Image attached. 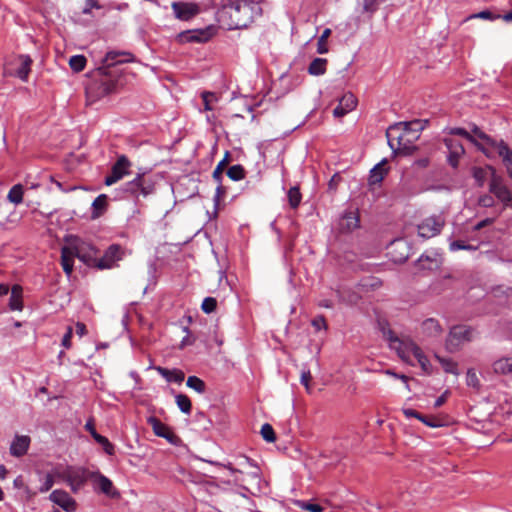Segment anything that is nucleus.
<instances>
[{"label":"nucleus","instance_id":"nucleus-1","mask_svg":"<svg viewBox=\"0 0 512 512\" xmlns=\"http://www.w3.org/2000/svg\"><path fill=\"white\" fill-rule=\"evenodd\" d=\"M225 13L230 19V29L247 27L256 17L260 16L262 9L254 0H232L226 7Z\"/></svg>","mask_w":512,"mask_h":512},{"label":"nucleus","instance_id":"nucleus-2","mask_svg":"<svg viewBox=\"0 0 512 512\" xmlns=\"http://www.w3.org/2000/svg\"><path fill=\"white\" fill-rule=\"evenodd\" d=\"M77 257L88 266H96L97 250L87 242H78L72 246H65L61 251V264L64 272L70 276L73 271V259Z\"/></svg>","mask_w":512,"mask_h":512},{"label":"nucleus","instance_id":"nucleus-3","mask_svg":"<svg viewBox=\"0 0 512 512\" xmlns=\"http://www.w3.org/2000/svg\"><path fill=\"white\" fill-rule=\"evenodd\" d=\"M382 333L389 348L394 350L403 362L413 365L411 356H415L419 351V345L409 336L398 337L390 328H383Z\"/></svg>","mask_w":512,"mask_h":512},{"label":"nucleus","instance_id":"nucleus-4","mask_svg":"<svg viewBox=\"0 0 512 512\" xmlns=\"http://www.w3.org/2000/svg\"><path fill=\"white\" fill-rule=\"evenodd\" d=\"M421 129H423V126L419 121L405 123L403 131L393 138V133L397 132L398 129L390 128L387 131L388 144L394 151L409 153L412 150L410 143L419 137L418 131Z\"/></svg>","mask_w":512,"mask_h":512},{"label":"nucleus","instance_id":"nucleus-5","mask_svg":"<svg viewBox=\"0 0 512 512\" xmlns=\"http://www.w3.org/2000/svg\"><path fill=\"white\" fill-rule=\"evenodd\" d=\"M155 185L156 180L153 176L147 172H141L137 173L134 179L125 183L122 190L134 198L147 197L155 192Z\"/></svg>","mask_w":512,"mask_h":512},{"label":"nucleus","instance_id":"nucleus-6","mask_svg":"<svg viewBox=\"0 0 512 512\" xmlns=\"http://www.w3.org/2000/svg\"><path fill=\"white\" fill-rule=\"evenodd\" d=\"M474 331L465 325L454 326L445 342L446 349L449 352H456L465 343L473 339Z\"/></svg>","mask_w":512,"mask_h":512},{"label":"nucleus","instance_id":"nucleus-7","mask_svg":"<svg viewBox=\"0 0 512 512\" xmlns=\"http://www.w3.org/2000/svg\"><path fill=\"white\" fill-rule=\"evenodd\" d=\"M491 179L489 183V191L505 206L512 207V193L510 189L503 183V179L496 174L493 167H489Z\"/></svg>","mask_w":512,"mask_h":512},{"label":"nucleus","instance_id":"nucleus-8","mask_svg":"<svg viewBox=\"0 0 512 512\" xmlns=\"http://www.w3.org/2000/svg\"><path fill=\"white\" fill-rule=\"evenodd\" d=\"M445 225V218L439 215H432L425 218L418 226V235L423 239H430L438 235Z\"/></svg>","mask_w":512,"mask_h":512},{"label":"nucleus","instance_id":"nucleus-9","mask_svg":"<svg viewBox=\"0 0 512 512\" xmlns=\"http://www.w3.org/2000/svg\"><path fill=\"white\" fill-rule=\"evenodd\" d=\"M132 164L125 155H120L117 161L112 165L111 172L105 177L104 183L111 186L121 180L124 176L130 174Z\"/></svg>","mask_w":512,"mask_h":512},{"label":"nucleus","instance_id":"nucleus-10","mask_svg":"<svg viewBox=\"0 0 512 512\" xmlns=\"http://www.w3.org/2000/svg\"><path fill=\"white\" fill-rule=\"evenodd\" d=\"M477 144H474L479 150H481L487 157H494V150L496 149L499 142L492 139L489 135L484 133L479 127L473 125L470 132Z\"/></svg>","mask_w":512,"mask_h":512},{"label":"nucleus","instance_id":"nucleus-11","mask_svg":"<svg viewBox=\"0 0 512 512\" xmlns=\"http://www.w3.org/2000/svg\"><path fill=\"white\" fill-rule=\"evenodd\" d=\"M124 254L125 250L120 245L112 244L98 260L97 267L99 269H110L123 258Z\"/></svg>","mask_w":512,"mask_h":512},{"label":"nucleus","instance_id":"nucleus-12","mask_svg":"<svg viewBox=\"0 0 512 512\" xmlns=\"http://www.w3.org/2000/svg\"><path fill=\"white\" fill-rule=\"evenodd\" d=\"M148 424L152 427L153 432L156 436L165 438L171 444H177L179 441L178 436L168 427L162 423L156 417H149L147 420Z\"/></svg>","mask_w":512,"mask_h":512},{"label":"nucleus","instance_id":"nucleus-13","mask_svg":"<svg viewBox=\"0 0 512 512\" xmlns=\"http://www.w3.org/2000/svg\"><path fill=\"white\" fill-rule=\"evenodd\" d=\"M172 9L177 19L187 21L196 16L200 9L195 3L173 2Z\"/></svg>","mask_w":512,"mask_h":512},{"label":"nucleus","instance_id":"nucleus-14","mask_svg":"<svg viewBox=\"0 0 512 512\" xmlns=\"http://www.w3.org/2000/svg\"><path fill=\"white\" fill-rule=\"evenodd\" d=\"M50 500L60 506L66 512H73L77 508L76 501L65 491L54 490L50 496Z\"/></svg>","mask_w":512,"mask_h":512},{"label":"nucleus","instance_id":"nucleus-15","mask_svg":"<svg viewBox=\"0 0 512 512\" xmlns=\"http://www.w3.org/2000/svg\"><path fill=\"white\" fill-rule=\"evenodd\" d=\"M45 480H75V475L73 470L65 465L49 466L46 469Z\"/></svg>","mask_w":512,"mask_h":512},{"label":"nucleus","instance_id":"nucleus-16","mask_svg":"<svg viewBox=\"0 0 512 512\" xmlns=\"http://www.w3.org/2000/svg\"><path fill=\"white\" fill-rule=\"evenodd\" d=\"M33 61L29 55H18L15 57L13 61V65L16 66L15 76H17L22 81H27L29 73L31 71V65Z\"/></svg>","mask_w":512,"mask_h":512},{"label":"nucleus","instance_id":"nucleus-17","mask_svg":"<svg viewBox=\"0 0 512 512\" xmlns=\"http://www.w3.org/2000/svg\"><path fill=\"white\" fill-rule=\"evenodd\" d=\"M356 105V97L350 92L345 93L339 100V104L334 108L333 115L335 117H343L347 113L354 110L356 108Z\"/></svg>","mask_w":512,"mask_h":512},{"label":"nucleus","instance_id":"nucleus-18","mask_svg":"<svg viewBox=\"0 0 512 512\" xmlns=\"http://www.w3.org/2000/svg\"><path fill=\"white\" fill-rule=\"evenodd\" d=\"M420 331L426 338H439L443 333V328L435 318H427L420 325Z\"/></svg>","mask_w":512,"mask_h":512},{"label":"nucleus","instance_id":"nucleus-19","mask_svg":"<svg viewBox=\"0 0 512 512\" xmlns=\"http://www.w3.org/2000/svg\"><path fill=\"white\" fill-rule=\"evenodd\" d=\"M444 143L449 152L448 161L450 165L456 167L458 165L459 158L464 154V148L459 141L451 138H445Z\"/></svg>","mask_w":512,"mask_h":512},{"label":"nucleus","instance_id":"nucleus-20","mask_svg":"<svg viewBox=\"0 0 512 512\" xmlns=\"http://www.w3.org/2000/svg\"><path fill=\"white\" fill-rule=\"evenodd\" d=\"M403 414L406 418H416L422 423H424L426 426L431 428H438L443 426V422L440 418L435 416H425L420 414L414 409L411 408H403L402 409Z\"/></svg>","mask_w":512,"mask_h":512},{"label":"nucleus","instance_id":"nucleus-21","mask_svg":"<svg viewBox=\"0 0 512 512\" xmlns=\"http://www.w3.org/2000/svg\"><path fill=\"white\" fill-rule=\"evenodd\" d=\"M31 439L27 435H16L10 445V454L15 457L25 455L29 449Z\"/></svg>","mask_w":512,"mask_h":512},{"label":"nucleus","instance_id":"nucleus-22","mask_svg":"<svg viewBox=\"0 0 512 512\" xmlns=\"http://www.w3.org/2000/svg\"><path fill=\"white\" fill-rule=\"evenodd\" d=\"M497 154L502 158V161L506 167L507 173L512 178V150L508 147V145L503 141H499L496 149L494 150V155Z\"/></svg>","mask_w":512,"mask_h":512},{"label":"nucleus","instance_id":"nucleus-23","mask_svg":"<svg viewBox=\"0 0 512 512\" xmlns=\"http://www.w3.org/2000/svg\"><path fill=\"white\" fill-rule=\"evenodd\" d=\"M133 60V56L130 53L116 51L108 52L104 58V62L107 66H113L119 63H128Z\"/></svg>","mask_w":512,"mask_h":512},{"label":"nucleus","instance_id":"nucleus-24","mask_svg":"<svg viewBox=\"0 0 512 512\" xmlns=\"http://www.w3.org/2000/svg\"><path fill=\"white\" fill-rule=\"evenodd\" d=\"M157 372L166 379L168 382H174V383H182L185 375L184 372L179 369H167L164 367H157Z\"/></svg>","mask_w":512,"mask_h":512},{"label":"nucleus","instance_id":"nucleus-25","mask_svg":"<svg viewBox=\"0 0 512 512\" xmlns=\"http://www.w3.org/2000/svg\"><path fill=\"white\" fill-rule=\"evenodd\" d=\"M240 472L250 477H261V470L258 465L252 464L248 458L242 457L239 459Z\"/></svg>","mask_w":512,"mask_h":512},{"label":"nucleus","instance_id":"nucleus-26","mask_svg":"<svg viewBox=\"0 0 512 512\" xmlns=\"http://www.w3.org/2000/svg\"><path fill=\"white\" fill-rule=\"evenodd\" d=\"M94 491L103 493L112 499L120 498V492L114 487L113 482H94Z\"/></svg>","mask_w":512,"mask_h":512},{"label":"nucleus","instance_id":"nucleus-27","mask_svg":"<svg viewBox=\"0 0 512 512\" xmlns=\"http://www.w3.org/2000/svg\"><path fill=\"white\" fill-rule=\"evenodd\" d=\"M492 368L496 374L506 375L512 373V357H502L495 360Z\"/></svg>","mask_w":512,"mask_h":512},{"label":"nucleus","instance_id":"nucleus-28","mask_svg":"<svg viewBox=\"0 0 512 512\" xmlns=\"http://www.w3.org/2000/svg\"><path fill=\"white\" fill-rule=\"evenodd\" d=\"M9 307L11 310H17V311L22 310L23 303H22V287L21 286L14 285L11 288Z\"/></svg>","mask_w":512,"mask_h":512},{"label":"nucleus","instance_id":"nucleus-29","mask_svg":"<svg viewBox=\"0 0 512 512\" xmlns=\"http://www.w3.org/2000/svg\"><path fill=\"white\" fill-rule=\"evenodd\" d=\"M385 164H386V160H382L380 163H378L371 169L370 175H369V183L370 184H377L383 180L385 174L387 173V170L384 167Z\"/></svg>","mask_w":512,"mask_h":512},{"label":"nucleus","instance_id":"nucleus-30","mask_svg":"<svg viewBox=\"0 0 512 512\" xmlns=\"http://www.w3.org/2000/svg\"><path fill=\"white\" fill-rule=\"evenodd\" d=\"M23 196L24 186L22 184H15L10 188L7 194V199L10 203L19 205L23 202Z\"/></svg>","mask_w":512,"mask_h":512},{"label":"nucleus","instance_id":"nucleus-31","mask_svg":"<svg viewBox=\"0 0 512 512\" xmlns=\"http://www.w3.org/2000/svg\"><path fill=\"white\" fill-rule=\"evenodd\" d=\"M327 67V59L315 58L308 66V73L313 76L325 74Z\"/></svg>","mask_w":512,"mask_h":512},{"label":"nucleus","instance_id":"nucleus-32","mask_svg":"<svg viewBox=\"0 0 512 512\" xmlns=\"http://www.w3.org/2000/svg\"><path fill=\"white\" fill-rule=\"evenodd\" d=\"M181 42H202L207 39V35L202 30L187 31L179 35Z\"/></svg>","mask_w":512,"mask_h":512},{"label":"nucleus","instance_id":"nucleus-33","mask_svg":"<svg viewBox=\"0 0 512 512\" xmlns=\"http://www.w3.org/2000/svg\"><path fill=\"white\" fill-rule=\"evenodd\" d=\"M107 196L105 194H100L95 198V200L92 203L93 212L92 216L93 218L99 217L107 207Z\"/></svg>","mask_w":512,"mask_h":512},{"label":"nucleus","instance_id":"nucleus-34","mask_svg":"<svg viewBox=\"0 0 512 512\" xmlns=\"http://www.w3.org/2000/svg\"><path fill=\"white\" fill-rule=\"evenodd\" d=\"M435 358L441 364L443 370L446 373H451V374H454L456 376L459 375L458 364L455 361H453L450 358L441 357L439 355H435Z\"/></svg>","mask_w":512,"mask_h":512},{"label":"nucleus","instance_id":"nucleus-35","mask_svg":"<svg viewBox=\"0 0 512 512\" xmlns=\"http://www.w3.org/2000/svg\"><path fill=\"white\" fill-rule=\"evenodd\" d=\"M186 385L196 391L199 394H203L206 391L205 382L197 376H189Z\"/></svg>","mask_w":512,"mask_h":512},{"label":"nucleus","instance_id":"nucleus-36","mask_svg":"<svg viewBox=\"0 0 512 512\" xmlns=\"http://www.w3.org/2000/svg\"><path fill=\"white\" fill-rule=\"evenodd\" d=\"M175 401H176L178 408L180 409V411L182 413L187 414V415H189L191 413L192 404H191V401L188 398V396H186L184 394H177L175 396Z\"/></svg>","mask_w":512,"mask_h":512},{"label":"nucleus","instance_id":"nucleus-37","mask_svg":"<svg viewBox=\"0 0 512 512\" xmlns=\"http://www.w3.org/2000/svg\"><path fill=\"white\" fill-rule=\"evenodd\" d=\"M418 264L422 269L433 270L438 267L439 261L435 256L421 255Z\"/></svg>","mask_w":512,"mask_h":512},{"label":"nucleus","instance_id":"nucleus-38","mask_svg":"<svg viewBox=\"0 0 512 512\" xmlns=\"http://www.w3.org/2000/svg\"><path fill=\"white\" fill-rule=\"evenodd\" d=\"M86 65V58L83 55H74L69 60V66L74 72H81Z\"/></svg>","mask_w":512,"mask_h":512},{"label":"nucleus","instance_id":"nucleus-39","mask_svg":"<svg viewBox=\"0 0 512 512\" xmlns=\"http://www.w3.org/2000/svg\"><path fill=\"white\" fill-rule=\"evenodd\" d=\"M227 176L233 181H239L245 177V170L242 165L236 164L229 167Z\"/></svg>","mask_w":512,"mask_h":512},{"label":"nucleus","instance_id":"nucleus-40","mask_svg":"<svg viewBox=\"0 0 512 512\" xmlns=\"http://www.w3.org/2000/svg\"><path fill=\"white\" fill-rule=\"evenodd\" d=\"M489 167L490 166H488L487 168H481V167L473 168V177L479 186L484 185L487 175H488V172H490Z\"/></svg>","mask_w":512,"mask_h":512},{"label":"nucleus","instance_id":"nucleus-41","mask_svg":"<svg viewBox=\"0 0 512 512\" xmlns=\"http://www.w3.org/2000/svg\"><path fill=\"white\" fill-rule=\"evenodd\" d=\"M331 34V30L329 28H326L321 36L318 38V42H317V52L319 54H325L328 52V47H327V44H326V41L328 39V37L330 36Z\"/></svg>","mask_w":512,"mask_h":512},{"label":"nucleus","instance_id":"nucleus-42","mask_svg":"<svg viewBox=\"0 0 512 512\" xmlns=\"http://www.w3.org/2000/svg\"><path fill=\"white\" fill-rule=\"evenodd\" d=\"M96 442L98 443V445L101 446V448L107 455H109V456L114 455L115 447L106 437L98 436V437H96Z\"/></svg>","mask_w":512,"mask_h":512},{"label":"nucleus","instance_id":"nucleus-43","mask_svg":"<svg viewBox=\"0 0 512 512\" xmlns=\"http://www.w3.org/2000/svg\"><path fill=\"white\" fill-rule=\"evenodd\" d=\"M288 200L292 208H297L301 202V193L297 187H291L288 191Z\"/></svg>","mask_w":512,"mask_h":512},{"label":"nucleus","instance_id":"nucleus-44","mask_svg":"<svg viewBox=\"0 0 512 512\" xmlns=\"http://www.w3.org/2000/svg\"><path fill=\"white\" fill-rule=\"evenodd\" d=\"M414 357L417 359V361H418L419 365L421 366L422 370L424 372H426V373H430V368H431L430 361L427 358V356L424 354V352L422 351L421 348L415 354Z\"/></svg>","mask_w":512,"mask_h":512},{"label":"nucleus","instance_id":"nucleus-45","mask_svg":"<svg viewBox=\"0 0 512 512\" xmlns=\"http://www.w3.org/2000/svg\"><path fill=\"white\" fill-rule=\"evenodd\" d=\"M386 0H364L363 1V11L373 15L377 10L381 3Z\"/></svg>","mask_w":512,"mask_h":512},{"label":"nucleus","instance_id":"nucleus-46","mask_svg":"<svg viewBox=\"0 0 512 512\" xmlns=\"http://www.w3.org/2000/svg\"><path fill=\"white\" fill-rule=\"evenodd\" d=\"M228 157H229V152H226L224 158L218 163L215 170L213 171V178L219 183L222 180L223 170H224L225 165L228 162Z\"/></svg>","mask_w":512,"mask_h":512},{"label":"nucleus","instance_id":"nucleus-47","mask_svg":"<svg viewBox=\"0 0 512 512\" xmlns=\"http://www.w3.org/2000/svg\"><path fill=\"white\" fill-rule=\"evenodd\" d=\"M297 506L309 512H323L324 508L319 504L310 503L307 501L299 500L297 501Z\"/></svg>","mask_w":512,"mask_h":512},{"label":"nucleus","instance_id":"nucleus-48","mask_svg":"<svg viewBox=\"0 0 512 512\" xmlns=\"http://www.w3.org/2000/svg\"><path fill=\"white\" fill-rule=\"evenodd\" d=\"M260 433L267 442L272 443L276 439L273 427L268 423L262 425Z\"/></svg>","mask_w":512,"mask_h":512},{"label":"nucleus","instance_id":"nucleus-49","mask_svg":"<svg viewBox=\"0 0 512 512\" xmlns=\"http://www.w3.org/2000/svg\"><path fill=\"white\" fill-rule=\"evenodd\" d=\"M449 249L452 252H455V251H458V250H471V251H475L477 249V247L473 246V245H470V244H465L464 241L455 240V241L450 242Z\"/></svg>","mask_w":512,"mask_h":512},{"label":"nucleus","instance_id":"nucleus-50","mask_svg":"<svg viewBox=\"0 0 512 512\" xmlns=\"http://www.w3.org/2000/svg\"><path fill=\"white\" fill-rule=\"evenodd\" d=\"M202 100H203V103H204V110L205 111H210V110L213 109L212 103L214 101H217V97L212 92H203L202 93Z\"/></svg>","mask_w":512,"mask_h":512},{"label":"nucleus","instance_id":"nucleus-51","mask_svg":"<svg viewBox=\"0 0 512 512\" xmlns=\"http://www.w3.org/2000/svg\"><path fill=\"white\" fill-rule=\"evenodd\" d=\"M449 133L451 135L462 136V137L466 138L468 141H470L471 143L477 144V141L475 140L474 136L470 132H468L467 130H465L463 128H451L449 130Z\"/></svg>","mask_w":512,"mask_h":512},{"label":"nucleus","instance_id":"nucleus-52","mask_svg":"<svg viewBox=\"0 0 512 512\" xmlns=\"http://www.w3.org/2000/svg\"><path fill=\"white\" fill-rule=\"evenodd\" d=\"M216 306H217V301L215 298L206 297L202 302L201 308L205 313L209 314V313H212L213 311H215Z\"/></svg>","mask_w":512,"mask_h":512},{"label":"nucleus","instance_id":"nucleus-53","mask_svg":"<svg viewBox=\"0 0 512 512\" xmlns=\"http://www.w3.org/2000/svg\"><path fill=\"white\" fill-rule=\"evenodd\" d=\"M466 383L468 386L473 388H478L480 386L478 376L473 369H468L466 373Z\"/></svg>","mask_w":512,"mask_h":512},{"label":"nucleus","instance_id":"nucleus-54","mask_svg":"<svg viewBox=\"0 0 512 512\" xmlns=\"http://www.w3.org/2000/svg\"><path fill=\"white\" fill-rule=\"evenodd\" d=\"M344 218L347 221L346 226L349 230H352V229H355L358 227L359 219L354 213L351 212V213L345 214Z\"/></svg>","mask_w":512,"mask_h":512},{"label":"nucleus","instance_id":"nucleus-55","mask_svg":"<svg viewBox=\"0 0 512 512\" xmlns=\"http://www.w3.org/2000/svg\"><path fill=\"white\" fill-rule=\"evenodd\" d=\"M312 379L310 370H303L300 377V382L304 385L307 392L311 391L310 381Z\"/></svg>","mask_w":512,"mask_h":512},{"label":"nucleus","instance_id":"nucleus-56","mask_svg":"<svg viewBox=\"0 0 512 512\" xmlns=\"http://www.w3.org/2000/svg\"><path fill=\"white\" fill-rule=\"evenodd\" d=\"M312 326L317 330H321V329H327V324H326V320L323 316H318V317H315L313 320H312Z\"/></svg>","mask_w":512,"mask_h":512},{"label":"nucleus","instance_id":"nucleus-57","mask_svg":"<svg viewBox=\"0 0 512 512\" xmlns=\"http://www.w3.org/2000/svg\"><path fill=\"white\" fill-rule=\"evenodd\" d=\"M101 6L99 5L97 0H86L85 7L83 8L82 12L83 14H90L92 9H100Z\"/></svg>","mask_w":512,"mask_h":512},{"label":"nucleus","instance_id":"nucleus-58","mask_svg":"<svg viewBox=\"0 0 512 512\" xmlns=\"http://www.w3.org/2000/svg\"><path fill=\"white\" fill-rule=\"evenodd\" d=\"M73 335L72 327H68L66 333L64 334L62 338V346L66 349H69L71 347V339Z\"/></svg>","mask_w":512,"mask_h":512},{"label":"nucleus","instance_id":"nucleus-59","mask_svg":"<svg viewBox=\"0 0 512 512\" xmlns=\"http://www.w3.org/2000/svg\"><path fill=\"white\" fill-rule=\"evenodd\" d=\"M385 374L389 375V376H392L394 378L402 380L405 383L406 389L408 391H410V387H409V384H408L409 378L406 375H404V374H397L394 371L389 370V369L385 371Z\"/></svg>","mask_w":512,"mask_h":512},{"label":"nucleus","instance_id":"nucleus-60","mask_svg":"<svg viewBox=\"0 0 512 512\" xmlns=\"http://www.w3.org/2000/svg\"><path fill=\"white\" fill-rule=\"evenodd\" d=\"M478 203L482 207H492L494 205V199L490 195H483L479 198Z\"/></svg>","mask_w":512,"mask_h":512},{"label":"nucleus","instance_id":"nucleus-61","mask_svg":"<svg viewBox=\"0 0 512 512\" xmlns=\"http://www.w3.org/2000/svg\"><path fill=\"white\" fill-rule=\"evenodd\" d=\"M98 89L100 90L98 93V96H104L111 92V84L108 82H101L98 86Z\"/></svg>","mask_w":512,"mask_h":512},{"label":"nucleus","instance_id":"nucleus-62","mask_svg":"<svg viewBox=\"0 0 512 512\" xmlns=\"http://www.w3.org/2000/svg\"><path fill=\"white\" fill-rule=\"evenodd\" d=\"M469 18H480V19H485V20H492V19H495L496 17H494L490 11L485 10V11H481L477 14L471 15Z\"/></svg>","mask_w":512,"mask_h":512},{"label":"nucleus","instance_id":"nucleus-63","mask_svg":"<svg viewBox=\"0 0 512 512\" xmlns=\"http://www.w3.org/2000/svg\"><path fill=\"white\" fill-rule=\"evenodd\" d=\"M492 223H493V219L486 218V219L480 221L479 223H477L475 225V227H474V230L478 231V230H480V229L484 228L485 226H488V225H490Z\"/></svg>","mask_w":512,"mask_h":512},{"label":"nucleus","instance_id":"nucleus-64","mask_svg":"<svg viewBox=\"0 0 512 512\" xmlns=\"http://www.w3.org/2000/svg\"><path fill=\"white\" fill-rule=\"evenodd\" d=\"M76 333L82 337L87 333L86 326L84 323L77 322L76 323Z\"/></svg>","mask_w":512,"mask_h":512}]
</instances>
